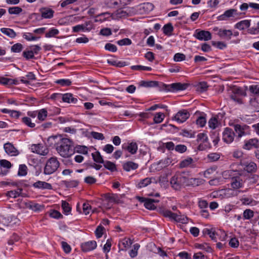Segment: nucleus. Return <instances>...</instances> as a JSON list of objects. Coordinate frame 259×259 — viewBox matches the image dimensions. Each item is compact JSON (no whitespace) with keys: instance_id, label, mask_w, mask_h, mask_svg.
<instances>
[{"instance_id":"nucleus-40","label":"nucleus","mask_w":259,"mask_h":259,"mask_svg":"<svg viewBox=\"0 0 259 259\" xmlns=\"http://www.w3.org/2000/svg\"><path fill=\"white\" fill-rule=\"evenodd\" d=\"M207 88L208 85L206 82H201L196 85V90L200 92H203L207 90Z\"/></svg>"},{"instance_id":"nucleus-25","label":"nucleus","mask_w":259,"mask_h":259,"mask_svg":"<svg viewBox=\"0 0 259 259\" xmlns=\"http://www.w3.org/2000/svg\"><path fill=\"white\" fill-rule=\"evenodd\" d=\"M250 25V20H244L237 23L235 25V27L239 30H244L249 28Z\"/></svg>"},{"instance_id":"nucleus-17","label":"nucleus","mask_w":259,"mask_h":259,"mask_svg":"<svg viewBox=\"0 0 259 259\" xmlns=\"http://www.w3.org/2000/svg\"><path fill=\"white\" fill-rule=\"evenodd\" d=\"M258 146V141L256 139H251L245 142L243 148L250 150L253 148H257Z\"/></svg>"},{"instance_id":"nucleus-55","label":"nucleus","mask_w":259,"mask_h":259,"mask_svg":"<svg viewBox=\"0 0 259 259\" xmlns=\"http://www.w3.org/2000/svg\"><path fill=\"white\" fill-rule=\"evenodd\" d=\"M216 167H210L206 169L204 173V175L206 178H209L210 175L216 172Z\"/></svg>"},{"instance_id":"nucleus-20","label":"nucleus","mask_w":259,"mask_h":259,"mask_svg":"<svg viewBox=\"0 0 259 259\" xmlns=\"http://www.w3.org/2000/svg\"><path fill=\"white\" fill-rule=\"evenodd\" d=\"M33 186L37 189L51 190L53 189L51 184L44 181H38L33 184Z\"/></svg>"},{"instance_id":"nucleus-30","label":"nucleus","mask_w":259,"mask_h":259,"mask_svg":"<svg viewBox=\"0 0 259 259\" xmlns=\"http://www.w3.org/2000/svg\"><path fill=\"white\" fill-rule=\"evenodd\" d=\"M1 31L11 38H14L16 35V32L13 29L9 28H1Z\"/></svg>"},{"instance_id":"nucleus-52","label":"nucleus","mask_w":259,"mask_h":259,"mask_svg":"<svg viewBox=\"0 0 259 259\" xmlns=\"http://www.w3.org/2000/svg\"><path fill=\"white\" fill-rule=\"evenodd\" d=\"M223 194L226 197H231L236 195V193L234 189H226L224 190Z\"/></svg>"},{"instance_id":"nucleus-48","label":"nucleus","mask_w":259,"mask_h":259,"mask_svg":"<svg viewBox=\"0 0 259 259\" xmlns=\"http://www.w3.org/2000/svg\"><path fill=\"white\" fill-rule=\"evenodd\" d=\"M62 208L63 209L64 212L66 214H68L71 210V208L69 204L65 201H62Z\"/></svg>"},{"instance_id":"nucleus-33","label":"nucleus","mask_w":259,"mask_h":259,"mask_svg":"<svg viewBox=\"0 0 259 259\" xmlns=\"http://www.w3.org/2000/svg\"><path fill=\"white\" fill-rule=\"evenodd\" d=\"M163 33L167 35H170L174 30V27L170 23H168L163 27Z\"/></svg>"},{"instance_id":"nucleus-1","label":"nucleus","mask_w":259,"mask_h":259,"mask_svg":"<svg viewBox=\"0 0 259 259\" xmlns=\"http://www.w3.org/2000/svg\"><path fill=\"white\" fill-rule=\"evenodd\" d=\"M56 150L61 156L64 158L69 157L74 153L73 142L68 138L60 139Z\"/></svg>"},{"instance_id":"nucleus-60","label":"nucleus","mask_w":259,"mask_h":259,"mask_svg":"<svg viewBox=\"0 0 259 259\" xmlns=\"http://www.w3.org/2000/svg\"><path fill=\"white\" fill-rule=\"evenodd\" d=\"M117 43L119 46L130 45L132 44V40L128 38H125L117 41Z\"/></svg>"},{"instance_id":"nucleus-44","label":"nucleus","mask_w":259,"mask_h":259,"mask_svg":"<svg viewBox=\"0 0 259 259\" xmlns=\"http://www.w3.org/2000/svg\"><path fill=\"white\" fill-rule=\"evenodd\" d=\"M92 156L94 160L99 163H103L104 160L103 159L102 157L100 155V153L99 152H96L94 153H92Z\"/></svg>"},{"instance_id":"nucleus-57","label":"nucleus","mask_w":259,"mask_h":259,"mask_svg":"<svg viewBox=\"0 0 259 259\" xmlns=\"http://www.w3.org/2000/svg\"><path fill=\"white\" fill-rule=\"evenodd\" d=\"M229 245L233 248H237L239 246V242L236 238H232L229 241Z\"/></svg>"},{"instance_id":"nucleus-43","label":"nucleus","mask_w":259,"mask_h":259,"mask_svg":"<svg viewBox=\"0 0 259 259\" xmlns=\"http://www.w3.org/2000/svg\"><path fill=\"white\" fill-rule=\"evenodd\" d=\"M106 200L108 201L109 203H112L113 204L114 203H117L118 199L117 198V196L115 195H107L106 197Z\"/></svg>"},{"instance_id":"nucleus-41","label":"nucleus","mask_w":259,"mask_h":259,"mask_svg":"<svg viewBox=\"0 0 259 259\" xmlns=\"http://www.w3.org/2000/svg\"><path fill=\"white\" fill-rule=\"evenodd\" d=\"M64 184L68 188H74L78 186L79 182L77 180L64 181Z\"/></svg>"},{"instance_id":"nucleus-47","label":"nucleus","mask_w":259,"mask_h":259,"mask_svg":"<svg viewBox=\"0 0 259 259\" xmlns=\"http://www.w3.org/2000/svg\"><path fill=\"white\" fill-rule=\"evenodd\" d=\"M131 68L134 70H146L151 71L152 68L150 67L144 66L142 65H134L131 67Z\"/></svg>"},{"instance_id":"nucleus-4","label":"nucleus","mask_w":259,"mask_h":259,"mask_svg":"<svg viewBox=\"0 0 259 259\" xmlns=\"http://www.w3.org/2000/svg\"><path fill=\"white\" fill-rule=\"evenodd\" d=\"M185 177L181 175H175L170 179V183L171 187L175 190H180L184 184Z\"/></svg>"},{"instance_id":"nucleus-27","label":"nucleus","mask_w":259,"mask_h":259,"mask_svg":"<svg viewBox=\"0 0 259 259\" xmlns=\"http://www.w3.org/2000/svg\"><path fill=\"white\" fill-rule=\"evenodd\" d=\"M186 85L185 84L181 83H174L169 85V89H168L170 91L174 92L178 91H183L185 90Z\"/></svg>"},{"instance_id":"nucleus-32","label":"nucleus","mask_w":259,"mask_h":259,"mask_svg":"<svg viewBox=\"0 0 259 259\" xmlns=\"http://www.w3.org/2000/svg\"><path fill=\"white\" fill-rule=\"evenodd\" d=\"M48 116V111L46 109H41L37 110V118L39 120L42 121L46 119Z\"/></svg>"},{"instance_id":"nucleus-26","label":"nucleus","mask_w":259,"mask_h":259,"mask_svg":"<svg viewBox=\"0 0 259 259\" xmlns=\"http://www.w3.org/2000/svg\"><path fill=\"white\" fill-rule=\"evenodd\" d=\"M4 148L7 154L12 155H15V153L16 152V149L12 144L9 142L5 143L4 145Z\"/></svg>"},{"instance_id":"nucleus-13","label":"nucleus","mask_w":259,"mask_h":259,"mask_svg":"<svg viewBox=\"0 0 259 259\" xmlns=\"http://www.w3.org/2000/svg\"><path fill=\"white\" fill-rule=\"evenodd\" d=\"M122 149L127 151L131 154H135L138 150V145L135 142H127L122 145Z\"/></svg>"},{"instance_id":"nucleus-10","label":"nucleus","mask_w":259,"mask_h":259,"mask_svg":"<svg viewBox=\"0 0 259 259\" xmlns=\"http://www.w3.org/2000/svg\"><path fill=\"white\" fill-rule=\"evenodd\" d=\"M238 15L239 13H238L237 10L236 9H230L226 11L224 13V14L219 16L218 19L220 21H225L228 20L230 18L234 17Z\"/></svg>"},{"instance_id":"nucleus-63","label":"nucleus","mask_w":259,"mask_h":259,"mask_svg":"<svg viewBox=\"0 0 259 259\" xmlns=\"http://www.w3.org/2000/svg\"><path fill=\"white\" fill-rule=\"evenodd\" d=\"M0 165L1 167L6 168H10L12 166L11 162L6 159H2L0 160Z\"/></svg>"},{"instance_id":"nucleus-37","label":"nucleus","mask_w":259,"mask_h":259,"mask_svg":"<svg viewBox=\"0 0 259 259\" xmlns=\"http://www.w3.org/2000/svg\"><path fill=\"white\" fill-rule=\"evenodd\" d=\"M113 17H115L117 18H122L124 17H126L128 16V13L121 9L117 10L114 14H112Z\"/></svg>"},{"instance_id":"nucleus-54","label":"nucleus","mask_w":259,"mask_h":259,"mask_svg":"<svg viewBox=\"0 0 259 259\" xmlns=\"http://www.w3.org/2000/svg\"><path fill=\"white\" fill-rule=\"evenodd\" d=\"M185 59L186 56L184 54L182 53H176L174 57V60L176 62H180L184 61Z\"/></svg>"},{"instance_id":"nucleus-23","label":"nucleus","mask_w":259,"mask_h":259,"mask_svg":"<svg viewBox=\"0 0 259 259\" xmlns=\"http://www.w3.org/2000/svg\"><path fill=\"white\" fill-rule=\"evenodd\" d=\"M62 101L67 103L75 104L77 102V99L74 98L71 93H66L62 94Z\"/></svg>"},{"instance_id":"nucleus-11","label":"nucleus","mask_w":259,"mask_h":259,"mask_svg":"<svg viewBox=\"0 0 259 259\" xmlns=\"http://www.w3.org/2000/svg\"><path fill=\"white\" fill-rule=\"evenodd\" d=\"M154 9V5L151 3H145L138 7L137 11L140 14H148Z\"/></svg>"},{"instance_id":"nucleus-24","label":"nucleus","mask_w":259,"mask_h":259,"mask_svg":"<svg viewBox=\"0 0 259 259\" xmlns=\"http://www.w3.org/2000/svg\"><path fill=\"white\" fill-rule=\"evenodd\" d=\"M132 244V242L130 238H124L119 241L118 246L120 250H124L129 247Z\"/></svg>"},{"instance_id":"nucleus-45","label":"nucleus","mask_w":259,"mask_h":259,"mask_svg":"<svg viewBox=\"0 0 259 259\" xmlns=\"http://www.w3.org/2000/svg\"><path fill=\"white\" fill-rule=\"evenodd\" d=\"M59 33V30L55 28H52L49 30L45 34V36L47 38L54 37Z\"/></svg>"},{"instance_id":"nucleus-12","label":"nucleus","mask_w":259,"mask_h":259,"mask_svg":"<svg viewBox=\"0 0 259 259\" xmlns=\"http://www.w3.org/2000/svg\"><path fill=\"white\" fill-rule=\"evenodd\" d=\"M139 200L141 202L144 203V206L146 208L151 210L155 209L156 208L155 203L159 202V200L157 199L145 198L143 197L140 198Z\"/></svg>"},{"instance_id":"nucleus-15","label":"nucleus","mask_w":259,"mask_h":259,"mask_svg":"<svg viewBox=\"0 0 259 259\" xmlns=\"http://www.w3.org/2000/svg\"><path fill=\"white\" fill-rule=\"evenodd\" d=\"M196 164L191 157H187V158L182 160L179 163V167L183 168L186 167H195Z\"/></svg>"},{"instance_id":"nucleus-51","label":"nucleus","mask_w":259,"mask_h":259,"mask_svg":"<svg viewBox=\"0 0 259 259\" xmlns=\"http://www.w3.org/2000/svg\"><path fill=\"white\" fill-rule=\"evenodd\" d=\"M23 56L27 60L32 59L34 58L33 51L26 50L23 52Z\"/></svg>"},{"instance_id":"nucleus-53","label":"nucleus","mask_w":259,"mask_h":259,"mask_svg":"<svg viewBox=\"0 0 259 259\" xmlns=\"http://www.w3.org/2000/svg\"><path fill=\"white\" fill-rule=\"evenodd\" d=\"M24 37L28 41L36 40L40 38V36H35L32 33H27L24 34Z\"/></svg>"},{"instance_id":"nucleus-28","label":"nucleus","mask_w":259,"mask_h":259,"mask_svg":"<svg viewBox=\"0 0 259 259\" xmlns=\"http://www.w3.org/2000/svg\"><path fill=\"white\" fill-rule=\"evenodd\" d=\"M208 124L209 128L212 130H214L221 125V123L219 122L218 118L216 117H212L209 119Z\"/></svg>"},{"instance_id":"nucleus-35","label":"nucleus","mask_w":259,"mask_h":259,"mask_svg":"<svg viewBox=\"0 0 259 259\" xmlns=\"http://www.w3.org/2000/svg\"><path fill=\"white\" fill-rule=\"evenodd\" d=\"M28 172V168L25 164H20L19 166L17 175L19 176H25Z\"/></svg>"},{"instance_id":"nucleus-38","label":"nucleus","mask_w":259,"mask_h":259,"mask_svg":"<svg viewBox=\"0 0 259 259\" xmlns=\"http://www.w3.org/2000/svg\"><path fill=\"white\" fill-rule=\"evenodd\" d=\"M165 115L164 113L161 112L157 113L154 117L153 120L155 123H160L162 122Z\"/></svg>"},{"instance_id":"nucleus-21","label":"nucleus","mask_w":259,"mask_h":259,"mask_svg":"<svg viewBox=\"0 0 259 259\" xmlns=\"http://www.w3.org/2000/svg\"><path fill=\"white\" fill-rule=\"evenodd\" d=\"M41 17L45 19H50L54 16V11L48 8H43L40 10Z\"/></svg>"},{"instance_id":"nucleus-5","label":"nucleus","mask_w":259,"mask_h":259,"mask_svg":"<svg viewBox=\"0 0 259 259\" xmlns=\"http://www.w3.org/2000/svg\"><path fill=\"white\" fill-rule=\"evenodd\" d=\"M30 149L32 152L43 156L47 155L49 152V149L41 144H32Z\"/></svg>"},{"instance_id":"nucleus-22","label":"nucleus","mask_w":259,"mask_h":259,"mask_svg":"<svg viewBox=\"0 0 259 259\" xmlns=\"http://www.w3.org/2000/svg\"><path fill=\"white\" fill-rule=\"evenodd\" d=\"M112 16L110 13L105 12L97 15L95 16V22H103L105 21L109 20V18Z\"/></svg>"},{"instance_id":"nucleus-59","label":"nucleus","mask_w":259,"mask_h":259,"mask_svg":"<svg viewBox=\"0 0 259 259\" xmlns=\"http://www.w3.org/2000/svg\"><path fill=\"white\" fill-rule=\"evenodd\" d=\"M62 247L64 251L66 253H69L71 250V246L66 242L62 241L61 242Z\"/></svg>"},{"instance_id":"nucleus-56","label":"nucleus","mask_w":259,"mask_h":259,"mask_svg":"<svg viewBox=\"0 0 259 259\" xmlns=\"http://www.w3.org/2000/svg\"><path fill=\"white\" fill-rule=\"evenodd\" d=\"M91 135L92 136L93 138L97 140H103L105 138L103 134L96 132H92L91 133Z\"/></svg>"},{"instance_id":"nucleus-2","label":"nucleus","mask_w":259,"mask_h":259,"mask_svg":"<svg viewBox=\"0 0 259 259\" xmlns=\"http://www.w3.org/2000/svg\"><path fill=\"white\" fill-rule=\"evenodd\" d=\"M60 162L56 157L52 156L46 162L44 169L45 175H51L55 172L60 166Z\"/></svg>"},{"instance_id":"nucleus-50","label":"nucleus","mask_w":259,"mask_h":259,"mask_svg":"<svg viewBox=\"0 0 259 259\" xmlns=\"http://www.w3.org/2000/svg\"><path fill=\"white\" fill-rule=\"evenodd\" d=\"M207 158L210 161L213 162L218 160L220 158V155L218 153H212L209 154Z\"/></svg>"},{"instance_id":"nucleus-42","label":"nucleus","mask_w":259,"mask_h":259,"mask_svg":"<svg viewBox=\"0 0 259 259\" xmlns=\"http://www.w3.org/2000/svg\"><path fill=\"white\" fill-rule=\"evenodd\" d=\"M254 215V212L250 209H245L243 213V217L244 220H249L252 218Z\"/></svg>"},{"instance_id":"nucleus-9","label":"nucleus","mask_w":259,"mask_h":259,"mask_svg":"<svg viewBox=\"0 0 259 259\" xmlns=\"http://www.w3.org/2000/svg\"><path fill=\"white\" fill-rule=\"evenodd\" d=\"M194 36L200 40L207 41L211 39V34L208 31L196 30Z\"/></svg>"},{"instance_id":"nucleus-18","label":"nucleus","mask_w":259,"mask_h":259,"mask_svg":"<svg viewBox=\"0 0 259 259\" xmlns=\"http://www.w3.org/2000/svg\"><path fill=\"white\" fill-rule=\"evenodd\" d=\"M139 167V164L136 162L129 161L123 163L122 168L126 171L136 170Z\"/></svg>"},{"instance_id":"nucleus-58","label":"nucleus","mask_w":259,"mask_h":259,"mask_svg":"<svg viewBox=\"0 0 259 259\" xmlns=\"http://www.w3.org/2000/svg\"><path fill=\"white\" fill-rule=\"evenodd\" d=\"M249 91L255 95H259V85H252L249 87Z\"/></svg>"},{"instance_id":"nucleus-6","label":"nucleus","mask_w":259,"mask_h":259,"mask_svg":"<svg viewBox=\"0 0 259 259\" xmlns=\"http://www.w3.org/2000/svg\"><path fill=\"white\" fill-rule=\"evenodd\" d=\"M213 31L217 32V34L221 38L230 40L233 36V32L231 30L219 28L218 27H214Z\"/></svg>"},{"instance_id":"nucleus-39","label":"nucleus","mask_w":259,"mask_h":259,"mask_svg":"<svg viewBox=\"0 0 259 259\" xmlns=\"http://www.w3.org/2000/svg\"><path fill=\"white\" fill-rule=\"evenodd\" d=\"M104 167L111 171H114L116 170V165L110 161H106L104 162Z\"/></svg>"},{"instance_id":"nucleus-8","label":"nucleus","mask_w":259,"mask_h":259,"mask_svg":"<svg viewBox=\"0 0 259 259\" xmlns=\"http://www.w3.org/2000/svg\"><path fill=\"white\" fill-rule=\"evenodd\" d=\"M190 113L186 109L180 110L173 118L179 123L185 122L190 117Z\"/></svg>"},{"instance_id":"nucleus-62","label":"nucleus","mask_w":259,"mask_h":259,"mask_svg":"<svg viewBox=\"0 0 259 259\" xmlns=\"http://www.w3.org/2000/svg\"><path fill=\"white\" fill-rule=\"evenodd\" d=\"M105 49L106 50L112 52H115L117 51L116 46L110 43L106 44L105 46Z\"/></svg>"},{"instance_id":"nucleus-34","label":"nucleus","mask_w":259,"mask_h":259,"mask_svg":"<svg viewBox=\"0 0 259 259\" xmlns=\"http://www.w3.org/2000/svg\"><path fill=\"white\" fill-rule=\"evenodd\" d=\"M244 169L248 172H252L255 170L256 165L253 162H250L244 165Z\"/></svg>"},{"instance_id":"nucleus-19","label":"nucleus","mask_w":259,"mask_h":259,"mask_svg":"<svg viewBox=\"0 0 259 259\" xmlns=\"http://www.w3.org/2000/svg\"><path fill=\"white\" fill-rule=\"evenodd\" d=\"M202 179L199 178H187L185 177V180L184 181V183L187 186H196L202 184Z\"/></svg>"},{"instance_id":"nucleus-7","label":"nucleus","mask_w":259,"mask_h":259,"mask_svg":"<svg viewBox=\"0 0 259 259\" xmlns=\"http://www.w3.org/2000/svg\"><path fill=\"white\" fill-rule=\"evenodd\" d=\"M235 135L232 129L226 127L223 132V140L227 144H230L234 141Z\"/></svg>"},{"instance_id":"nucleus-36","label":"nucleus","mask_w":259,"mask_h":259,"mask_svg":"<svg viewBox=\"0 0 259 259\" xmlns=\"http://www.w3.org/2000/svg\"><path fill=\"white\" fill-rule=\"evenodd\" d=\"M55 82L62 87L70 86L72 83L71 80L69 79H60L55 81Z\"/></svg>"},{"instance_id":"nucleus-3","label":"nucleus","mask_w":259,"mask_h":259,"mask_svg":"<svg viewBox=\"0 0 259 259\" xmlns=\"http://www.w3.org/2000/svg\"><path fill=\"white\" fill-rule=\"evenodd\" d=\"M162 213L164 217L168 218L177 222L182 224H187L188 223V218L185 215L181 214L180 212L178 214L169 210H163Z\"/></svg>"},{"instance_id":"nucleus-14","label":"nucleus","mask_w":259,"mask_h":259,"mask_svg":"<svg viewBox=\"0 0 259 259\" xmlns=\"http://www.w3.org/2000/svg\"><path fill=\"white\" fill-rule=\"evenodd\" d=\"M97 247V242L94 240L89 241L81 244V250L83 252H88L95 249Z\"/></svg>"},{"instance_id":"nucleus-29","label":"nucleus","mask_w":259,"mask_h":259,"mask_svg":"<svg viewBox=\"0 0 259 259\" xmlns=\"http://www.w3.org/2000/svg\"><path fill=\"white\" fill-rule=\"evenodd\" d=\"M197 141L200 143L199 145V149L202 150L201 148V144L202 143H207L208 141V137L206 134L204 133H200L197 135Z\"/></svg>"},{"instance_id":"nucleus-46","label":"nucleus","mask_w":259,"mask_h":259,"mask_svg":"<svg viewBox=\"0 0 259 259\" xmlns=\"http://www.w3.org/2000/svg\"><path fill=\"white\" fill-rule=\"evenodd\" d=\"M234 130L239 138L241 137L245 134L244 128L240 124H235L234 125Z\"/></svg>"},{"instance_id":"nucleus-49","label":"nucleus","mask_w":259,"mask_h":259,"mask_svg":"<svg viewBox=\"0 0 259 259\" xmlns=\"http://www.w3.org/2000/svg\"><path fill=\"white\" fill-rule=\"evenodd\" d=\"M22 121L23 123L30 127H34L35 126V124L31 122V120L29 117H23L22 118Z\"/></svg>"},{"instance_id":"nucleus-64","label":"nucleus","mask_w":259,"mask_h":259,"mask_svg":"<svg viewBox=\"0 0 259 259\" xmlns=\"http://www.w3.org/2000/svg\"><path fill=\"white\" fill-rule=\"evenodd\" d=\"M175 150L179 153H183L187 150V147L184 145H178L175 147Z\"/></svg>"},{"instance_id":"nucleus-61","label":"nucleus","mask_w":259,"mask_h":259,"mask_svg":"<svg viewBox=\"0 0 259 259\" xmlns=\"http://www.w3.org/2000/svg\"><path fill=\"white\" fill-rule=\"evenodd\" d=\"M62 98V94L61 93H54L50 96V99L55 101L61 102Z\"/></svg>"},{"instance_id":"nucleus-16","label":"nucleus","mask_w":259,"mask_h":259,"mask_svg":"<svg viewBox=\"0 0 259 259\" xmlns=\"http://www.w3.org/2000/svg\"><path fill=\"white\" fill-rule=\"evenodd\" d=\"M231 186L233 189H238L243 186V181L240 177H233L231 179Z\"/></svg>"},{"instance_id":"nucleus-31","label":"nucleus","mask_w":259,"mask_h":259,"mask_svg":"<svg viewBox=\"0 0 259 259\" xmlns=\"http://www.w3.org/2000/svg\"><path fill=\"white\" fill-rule=\"evenodd\" d=\"M152 179V178H146L143 180H141L138 184L137 187L138 188H142L147 186L148 185L151 183Z\"/></svg>"}]
</instances>
